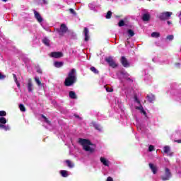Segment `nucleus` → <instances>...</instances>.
Wrapping results in <instances>:
<instances>
[{
  "instance_id": "6ab92c4d",
  "label": "nucleus",
  "mask_w": 181,
  "mask_h": 181,
  "mask_svg": "<svg viewBox=\"0 0 181 181\" xmlns=\"http://www.w3.org/2000/svg\"><path fill=\"white\" fill-rule=\"evenodd\" d=\"M13 77L16 84L17 85L18 88H21V83H19V81H18V77H16V74H13Z\"/></svg>"
},
{
  "instance_id": "2eb2a0df",
  "label": "nucleus",
  "mask_w": 181,
  "mask_h": 181,
  "mask_svg": "<svg viewBox=\"0 0 181 181\" xmlns=\"http://www.w3.org/2000/svg\"><path fill=\"white\" fill-rule=\"evenodd\" d=\"M151 19V14L150 13H144L142 16V21L144 22H148Z\"/></svg>"
},
{
  "instance_id": "9d476101",
  "label": "nucleus",
  "mask_w": 181,
  "mask_h": 181,
  "mask_svg": "<svg viewBox=\"0 0 181 181\" xmlns=\"http://www.w3.org/2000/svg\"><path fill=\"white\" fill-rule=\"evenodd\" d=\"M120 62L122 63V66H123V67H129V62H128V59H127V57H122Z\"/></svg>"
},
{
  "instance_id": "7ed1b4c3",
  "label": "nucleus",
  "mask_w": 181,
  "mask_h": 181,
  "mask_svg": "<svg viewBox=\"0 0 181 181\" xmlns=\"http://www.w3.org/2000/svg\"><path fill=\"white\" fill-rule=\"evenodd\" d=\"M172 15H173V12L170 11H165L161 13L159 15V19L160 21H169V19H170V18L172 17Z\"/></svg>"
},
{
  "instance_id": "de8ad7c7",
  "label": "nucleus",
  "mask_w": 181,
  "mask_h": 181,
  "mask_svg": "<svg viewBox=\"0 0 181 181\" xmlns=\"http://www.w3.org/2000/svg\"><path fill=\"white\" fill-rule=\"evenodd\" d=\"M167 23L168 24V25H171L172 24V22H170V21H167Z\"/></svg>"
},
{
  "instance_id": "58836bf2",
  "label": "nucleus",
  "mask_w": 181,
  "mask_h": 181,
  "mask_svg": "<svg viewBox=\"0 0 181 181\" xmlns=\"http://www.w3.org/2000/svg\"><path fill=\"white\" fill-rule=\"evenodd\" d=\"M69 11L70 13H72V15H76V11H74V9L69 8Z\"/></svg>"
},
{
  "instance_id": "39448f33",
  "label": "nucleus",
  "mask_w": 181,
  "mask_h": 181,
  "mask_svg": "<svg viewBox=\"0 0 181 181\" xmlns=\"http://www.w3.org/2000/svg\"><path fill=\"white\" fill-rule=\"evenodd\" d=\"M160 177H161V180L163 181L169 180L170 177H172V173H170V170L168 168H165V173Z\"/></svg>"
},
{
  "instance_id": "2f4dec72",
  "label": "nucleus",
  "mask_w": 181,
  "mask_h": 181,
  "mask_svg": "<svg viewBox=\"0 0 181 181\" xmlns=\"http://www.w3.org/2000/svg\"><path fill=\"white\" fill-rule=\"evenodd\" d=\"M118 26H119V28H122V26H125V21H124V20H121L120 21H119Z\"/></svg>"
},
{
  "instance_id": "c03bdc74",
  "label": "nucleus",
  "mask_w": 181,
  "mask_h": 181,
  "mask_svg": "<svg viewBox=\"0 0 181 181\" xmlns=\"http://www.w3.org/2000/svg\"><path fill=\"white\" fill-rule=\"evenodd\" d=\"M41 117L43 118V119H46L47 118L46 116H45V115H42Z\"/></svg>"
},
{
  "instance_id": "ea45409f",
  "label": "nucleus",
  "mask_w": 181,
  "mask_h": 181,
  "mask_svg": "<svg viewBox=\"0 0 181 181\" xmlns=\"http://www.w3.org/2000/svg\"><path fill=\"white\" fill-rule=\"evenodd\" d=\"M74 116L75 117V118H78V119H81V120L83 119L82 117H81L79 115H78L76 114L74 115Z\"/></svg>"
},
{
  "instance_id": "a878e982",
  "label": "nucleus",
  "mask_w": 181,
  "mask_h": 181,
  "mask_svg": "<svg viewBox=\"0 0 181 181\" xmlns=\"http://www.w3.org/2000/svg\"><path fill=\"white\" fill-rule=\"evenodd\" d=\"M112 16V12L111 11H108L105 16L106 19H111Z\"/></svg>"
},
{
  "instance_id": "7c9ffc66",
  "label": "nucleus",
  "mask_w": 181,
  "mask_h": 181,
  "mask_svg": "<svg viewBox=\"0 0 181 181\" xmlns=\"http://www.w3.org/2000/svg\"><path fill=\"white\" fill-rule=\"evenodd\" d=\"M19 108H20V110L22 112H25V111H26V107H25V105H22V104H20L19 105Z\"/></svg>"
},
{
  "instance_id": "37998d69",
  "label": "nucleus",
  "mask_w": 181,
  "mask_h": 181,
  "mask_svg": "<svg viewBox=\"0 0 181 181\" xmlns=\"http://www.w3.org/2000/svg\"><path fill=\"white\" fill-rule=\"evenodd\" d=\"M107 181H114V180L111 177H108Z\"/></svg>"
},
{
  "instance_id": "393cba45",
  "label": "nucleus",
  "mask_w": 181,
  "mask_h": 181,
  "mask_svg": "<svg viewBox=\"0 0 181 181\" xmlns=\"http://www.w3.org/2000/svg\"><path fill=\"white\" fill-rule=\"evenodd\" d=\"M127 33L130 37H132L135 35V33L134 32V30H132L131 29L127 30Z\"/></svg>"
},
{
  "instance_id": "c9c22d12",
  "label": "nucleus",
  "mask_w": 181,
  "mask_h": 181,
  "mask_svg": "<svg viewBox=\"0 0 181 181\" xmlns=\"http://www.w3.org/2000/svg\"><path fill=\"white\" fill-rule=\"evenodd\" d=\"M6 78V75L2 74V73L0 72V80H5Z\"/></svg>"
},
{
  "instance_id": "4468645a",
  "label": "nucleus",
  "mask_w": 181,
  "mask_h": 181,
  "mask_svg": "<svg viewBox=\"0 0 181 181\" xmlns=\"http://www.w3.org/2000/svg\"><path fill=\"white\" fill-rule=\"evenodd\" d=\"M91 125L92 127H94L95 129H96L97 131L101 132L103 130L101 126H100V124H98L95 122H92Z\"/></svg>"
},
{
  "instance_id": "cd10ccee",
  "label": "nucleus",
  "mask_w": 181,
  "mask_h": 181,
  "mask_svg": "<svg viewBox=\"0 0 181 181\" xmlns=\"http://www.w3.org/2000/svg\"><path fill=\"white\" fill-rule=\"evenodd\" d=\"M163 151L165 153H169V152H170V147H169V146H165Z\"/></svg>"
},
{
  "instance_id": "5701e85b",
  "label": "nucleus",
  "mask_w": 181,
  "mask_h": 181,
  "mask_svg": "<svg viewBox=\"0 0 181 181\" xmlns=\"http://www.w3.org/2000/svg\"><path fill=\"white\" fill-rule=\"evenodd\" d=\"M60 173H61V176H62V177H67L69 176V174L67 173L66 170H61Z\"/></svg>"
},
{
  "instance_id": "473e14b6",
  "label": "nucleus",
  "mask_w": 181,
  "mask_h": 181,
  "mask_svg": "<svg viewBox=\"0 0 181 181\" xmlns=\"http://www.w3.org/2000/svg\"><path fill=\"white\" fill-rule=\"evenodd\" d=\"M0 117H6V112H5V110H1L0 111Z\"/></svg>"
},
{
  "instance_id": "bb28decb",
  "label": "nucleus",
  "mask_w": 181,
  "mask_h": 181,
  "mask_svg": "<svg viewBox=\"0 0 181 181\" xmlns=\"http://www.w3.org/2000/svg\"><path fill=\"white\" fill-rule=\"evenodd\" d=\"M34 80L35 83L37 84V86H42V81H40V79H39V77H35Z\"/></svg>"
},
{
  "instance_id": "f8f14e48",
  "label": "nucleus",
  "mask_w": 181,
  "mask_h": 181,
  "mask_svg": "<svg viewBox=\"0 0 181 181\" xmlns=\"http://www.w3.org/2000/svg\"><path fill=\"white\" fill-rule=\"evenodd\" d=\"M83 33L85 36V38H84L85 42H88V40H90V35H88V33H90V31L88 30L87 27L84 28Z\"/></svg>"
},
{
  "instance_id": "412c9836",
  "label": "nucleus",
  "mask_w": 181,
  "mask_h": 181,
  "mask_svg": "<svg viewBox=\"0 0 181 181\" xmlns=\"http://www.w3.org/2000/svg\"><path fill=\"white\" fill-rule=\"evenodd\" d=\"M151 37H156V39L158 37H160V33H159L158 32H153L151 33Z\"/></svg>"
},
{
  "instance_id": "09e8293b",
  "label": "nucleus",
  "mask_w": 181,
  "mask_h": 181,
  "mask_svg": "<svg viewBox=\"0 0 181 181\" xmlns=\"http://www.w3.org/2000/svg\"><path fill=\"white\" fill-rule=\"evenodd\" d=\"M172 155H173V153H169V156H172Z\"/></svg>"
},
{
  "instance_id": "79ce46f5",
  "label": "nucleus",
  "mask_w": 181,
  "mask_h": 181,
  "mask_svg": "<svg viewBox=\"0 0 181 181\" xmlns=\"http://www.w3.org/2000/svg\"><path fill=\"white\" fill-rule=\"evenodd\" d=\"M45 122H47V124H50V120H49L48 119H47V117L46 118V119H45Z\"/></svg>"
},
{
  "instance_id": "a211bd4d",
  "label": "nucleus",
  "mask_w": 181,
  "mask_h": 181,
  "mask_svg": "<svg viewBox=\"0 0 181 181\" xmlns=\"http://www.w3.org/2000/svg\"><path fill=\"white\" fill-rule=\"evenodd\" d=\"M100 162L103 163L105 166H110L108 164V160L105 159L104 157L100 158Z\"/></svg>"
},
{
  "instance_id": "f03ea898",
  "label": "nucleus",
  "mask_w": 181,
  "mask_h": 181,
  "mask_svg": "<svg viewBox=\"0 0 181 181\" xmlns=\"http://www.w3.org/2000/svg\"><path fill=\"white\" fill-rule=\"evenodd\" d=\"M78 144L83 146V151L86 152H90V153H94L95 149L94 148H91L90 146H93V143H91V141L89 139H78Z\"/></svg>"
},
{
  "instance_id": "4be33fe9",
  "label": "nucleus",
  "mask_w": 181,
  "mask_h": 181,
  "mask_svg": "<svg viewBox=\"0 0 181 181\" xmlns=\"http://www.w3.org/2000/svg\"><path fill=\"white\" fill-rule=\"evenodd\" d=\"M42 43H44L45 46H50V40L46 37L42 40Z\"/></svg>"
},
{
  "instance_id": "f257e3e1",
  "label": "nucleus",
  "mask_w": 181,
  "mask_h": 181,
  "mask_svg": "<svg viewBox=\"0 0 181 181\" xmlns=\"http://www.w3.org/2000/svg\"><path fill=\"white\" fill-rule=\"evenodd\" d=\"M76 69H72L68 74V76L66 78L64 81V86L66 87H70L73 84L77 83V76H76Z\"/></svg>"
},
{
  "instance_id": "4c0bfd02",
  "label": "nucleus",
  "mask_w": 181,
  "mask_h": 181,
  "mask_svg": "<svg viewBox=\"0 0 181 181\" xmlns=\"http://www.w3.org/2000/svg\"><path fill=\"white\" fill-rule=\"evenodd\" d=\"M153 149H155V147H154L153 146L150 145V146H148V151H149V152H152V151H153Z\"/></svg>"
},
{
  "instance_id": "f704fd0d",
  "label": "nucleus",
  "mask_w": 181,
  "mask_h": 181,
  "mask_svg": "<svg viewBox=\"0 0 181 181\" xmlns=\"http://www.w3.org/2000/svg\"><path fill=\"white\" fill-rule=\"evenodd\" d=\"M166 39H168V40H173V39H175V37L173 36V35H170L167 36Z\"/></svg>"
},
{
  "instance_id": "a19ab883",
  "label": "nucleus",
  "mask_w": 181,
  "mask_h": 181,
  "mask_svg": "<svg viewBox=\"0 0 181 181\" xmlns=\"http://www.w3.org/2000/svg\"><path fill=\"white\" fill-rule=\"evenodd\" d=\"M37 73H39V74H42V69H37Z\"/></svg>"
},
{
  "instance_id": "a18cd8bd",
  "label": "nucleus",
  "mask_w": 181,
  "mask_h": 181,
  "mask_svg": "<svg viewBox=\"0 0 181 181\" xmlns=\"http://www.w3.org/2000/svg\"><path fill=\"white\" fill-rule=\"evenodd\" d=\"M175 142H177V144H181V140H177Z\"/></svg>"
},
{
  "instance_id": "49530a36",
  "label": "nucleus",
  "mask_w": 181,
  "mask_h": 181,
  "mask_svg": "<svg viewBox=\"0 0 181 181\" xmlns=\"http://www.w3.org/2000/svg\"><path fill=\"white\" fill-rule=\"evenodd\" d=\"M44 4H47V0H42Z\"/></svg>"
},
{
  "instance_id": "72a5a7b5",
  "label": "nucleus",
  "mask_w": 181,
  "mask_h": 181,
  "mask_svg": "<svg viewBox=\"0 0 181 181\" xmlns=\"http://www.w3.org/2000/svg\"><path fill=\"white\" fill-rule=\"evenodd\" d=\"M134 101L141 105V101L138 99V96H136V95H134Z\"/></svg>"
},
{
  "instance_id": "9b49d317",
  "label": "nucleus",
  "mask_w": 181,
  "mask_h": 181,
  "mask_svg": "<svg viewBox=\"0 0 181 181\" xmlns=\"http://www.w3.org/2000/svg\"><path fill=\"white\" fill-rule=\"evenodd\" d=\"M34 15L35 19L39 22V23H42L43 22V18H42V16H40V13L39 12L36 11V10H34Z\"/></svg>"
},
{
  "instance_id": "0eeeda50",
  "label": "nucleus",
  "mask_w": 181,
  "mask_h": 181,
  "mask_svg": "<svg viewBox=\"0 0 181 181\" xmlns=\"http://www.w3.org/2000/svg\"><path fill=\"white\" fill-rule=\"evenodd\" d=\"M105 61L109 64L110 67H112V69H115L116 67H118V64L115 63V61H114V59H112V57H108L105 59Z\"/></svg>"
},
{
  "instance_id": "423d86ee",
  "label": "nucleus",
  "mask_w": 181,
  "mask_h": 181,
  "mask_svg": "<svg viewBox=\"0 0 181 181\" xmlns=\"http://www.w3.org/2000/svg\"><path fill=\"white\" fill-rule=\"evenodd\" d=\"M6 122H7L6 118L4 117H0V128H1L2 129H4V131H9L11 129V127H9V126L5 125Z\"/></svg>"
},
{
  "instance_id": "ddd939ff",
  "label": "nucleus",
  "mask_w": 181,
  "mask_h": 181,
  "mask_svg": "<svg viewBox=\"0 0 181 181\" xmlns=\"http://www.w3.org/2000/svg\"><path fill=\"white\" fill-rule=\"evenodd\" d=\"M148 166L150 168V169L151 170V172L153 173V175H156L157 172H158V167H156V165L152 164V163H149Z\"/></svg>"
},
{
  "instance_id": "b1692460",
  "label": "nucleus",
  "mask_w": 181,
  "mask_h": 181,
  "mask_svg": "<svg viewBox=\"0 0 181 181\" xmlns=\"http://www.w3.org/2000/svg\"><path fill=\"white\" fill-rule=\"evenodd\" d=\"M90 71H92L93 73H94V74H100V71H98L97 69H95V67L94 66H92L90 68Z\"/></svg>"
},
{
  "instance_id": "aec40b11",
  "label": "nucleus",
  "mask_w": 181,
  "mask_h": 181,
  "mask_svg": "<svg viewBox=\"0 0 181 181\" xmlns=\"http://www.w3.org/2000/svg\"><path fill=\"white\" fill-rule=\"evenodd\" d=\"M69 97H70V98H71L72 100H76V99H77V95H76V92H74V91H70V92H69Z\"/></svg>"
},
{
  "instance_id": "c756f323",
  "label": "nucleus",
  "mask_w": 181,
  "mask_h": 181,
  "mask_svg": "<svg viewBox=\"0 0 181 181\" xmlns=\"http://www.w3.org/2000/svg\"><path fill=\"white\" fill-rule=\"evenodd\" d=\"M147 98H148V101L149 103H153V101H155V97L154 96L147 95Z\"/></svg>"
},
{
  "instance_id": "c85d7f7f",
  "label": "nucleus",
  "mask_w": 181,
  "mask_h": 181,
  "mask_svg": "<svg viewBox=\"0 0 181 181\" xmlns=\"http://www.w3.org/2000/svg\"><path fill=\"white\" fill-rule=\"evenodd\" d=\"M54 64L55 67L59 68V67H62L63 66V62H55Z\"/></svg>"
},
{
  "instance_id": "1a4fd4ad",
  "label": "nucleus",
  "mask_w": 181,
  "mask_h": 181,
  "mask_svg": "<svg viewBox=\"0 0 181 181\" xmlns=\"http://www.w3.org/2000/svg\"><path fill=\"white\" fill-rule=\"evenodd\" d=\"M50 57H53L54 59H60L63 57V52H52L49 54Z\"/></svg>"
},
{
  "instance_id": "e433bc0d",
  "label": "nucleus",
  "mask_w": 181,
  "mask_h": 181,
  "mask_svg": "<svg viewBox=\"0 0 181 181\" xmlns=\"http://www.w3.org/2000/svg\"><path fill=\"white\" fill-rule=\"evenodd\" d=\"M106 91L107 93H112V91H114V89L112 88H106Z\"/></svg>"
},
{
  "instance_id": "6e6552de",
  "label": "nucleus",
  "mask_w": 181,
  "mask_h": 181,
  "mask_svg": "<svg viewBox=\"0 0 181 181\" xmlns=\"http://www.w3.org/2000/svg\"><path fill=\"white\" fill-rule=\"evenodd\" d=\"M27 88L28 90V93H32L33 92V90H35V87L33 86V82L32 81V78H29L28 80Z\"/></svg>"
},
{
  "instance_id": "20e7f679",
  "label": "nucleus",
  "mask_w": 181,
  "mask_h": 181,
  "mask_svg": "<svg viewBox=\"0 0 181 181\" xmlns=\"http://www.w3.org/2000/svg\"><path fill=\"white\" fill-rule=\"evenodd\" d=\"M68 30L69 28H67V25H66L64 23H62L61 24L59 28L55 29V32H57L59 36H64V33H66Z\"/></svg>"
},
{
  "instance_id": "8fccbe9b",
  "label": "nucleus",
  "mask_w": 181,
  "mask_h": 181,
  "mask_svg": "<svg viewBox=\"0 0 181 181\" xmlns=\"http://www.w3.org/2000/svg\"><path fill=\"white\" fill-rule=\"evenodd\" d=\"M2 1H4V2H6V1H8V0H2Z\"/></svg>"
},
{
  "instance_id": "f3484780",
  "label": "nucleus",
  "mask_w": 181,
  "mask_h": 181,
  "mask_svg": "<svg viewBox=\"0 0 181 181\" xmlns=\"http://www.w3.org/2000/svg\"><path fill=\"white\" fill-rule=\"evenodd\" d=\"M65 163H66V166H68V168H70V169H73V168H74V163H73L71 160H66Z\"/></svg>"
},
{
  "instance_id": "dca6fc26",
  "label": "nucleus",
  "mask_w": 181,
  "mask_h": 181,
  "mask_svg": "<svg viewBox=\"0 0 181 181\" xmlns=\"http://www.w3.org/2000/svg\"><path fill=\"white\" fill-rule=\"evenodd\" d=\"M136 110H139L141 114H143V115L146 116V111H145V110H144V107L142 106L141 104H140L139 106H136Z\"/></svg>"
}]
</instances>
